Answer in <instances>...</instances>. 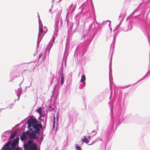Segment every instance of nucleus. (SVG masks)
Segmentation results:
<instances>
[{
    "label": "nucleus",
    "mask_w": 150,
    "mask_h": 150,
    "mask_svg": "<svg viewBox=\"0 0 150 150\" xmlns=\"http://www.w3.org/2000/svg\"><path fill=\"white\" fill-rule=\"evenodd\" d=\"M32 127H33L29 128L30 129L28 133V136L30 139H37L36 134L40 133V129L42 128V125L41 124L36 123L32 125Z\"/></svg>",
    "instance_id": "nucleus-1"
},
{
    "label": "nucleus",
    "mask_w": 150,
    "mask_h": 150,
    "mask_svg": "<svg viewBox=\"0 0 150 150\" xmlns=\"http://www.w3.org/2000/svg\"><path fill=\"white\" fill-rule=\"evenodd\" d=\"M35 117L33 115L30 116V119L27 121V123L28 124V127L30 128L32 127V125L38 123Z\"/></svg>",
    "instance_id": "nucleus-2"
},
{
    "label": "nucleus",
    "mask_w": 150,
    "mask_h": 150,
    "mask_svg": "<svg viewBox=\"0 0 150 150\" xmlns=\"http://www.w3.org/2000/svg\"><path fill=\"white\" fill-rule=\"evenodd\" d=\"M28 132L29 131H27L25 132H24L23 134L21 135L20 139L22 141H23L27 139V137L26 135L27 134L28 135Z\"/></svg>",
    "instance_id": "nucleus-3"
},
{
    "label": "nucleus",
    "mask_w": 150,
    "mask_h": 150,
    "mask_svg": "<svg viewBox=\"0 0 150 150\" xmlns=\"http://www.w3.org/2000/svg\"><path fill=\"white\" fill-rule=\"evenodd\" d=\"M19 139V137H18L16 138L11 144V147L15 148L16 145L18 143Z\"/></svg>",
    "instance_id": "nucleus-4"
},
{
    "label": "nucleus",
    "mask_w": 150,
    "mask_h": 150,
    "mask_svg": "<svg viewBox=\"0 0 150 150\" xmlns=\"http://www.w3.org/2000/svg\"><path fill=\"white\" fill-rule=\"evenodd\" d=\"M11 141L10 140L5 144V145H4V146L5 147H8V150H14L15 149V148L14 147L11 148L9 147V145L11 144Z\"/></svg>",
    "instance_id": "nucleus-5"
},
{
    "label": "nucleus",
    "mask_w": 150,
    "mask_h": 150,
    "mask_svg": "<svg viewBox=\"0 0 150 150\" xmlns=\"http://www.w3.org/2000/svg\"><path fill=\"white\" fill-rule=\"evenodd\" d=\"M28 150H37V147L36 144L35 143L32 144Z\"/></svg>",
    "instance_id": "nucleus-6"
},
{
    "label": "nucleus",
    "mask_w": 150,
    "mask_h": 150,
    "mask_svg": "<svg viewBox=\"0 0 150 150\" xmlns=\"http://www.w3.org/2000/svg\"><path fill=\"white\" fill-rule=\"evenodd\" d=\"M17 134V132H12L11 133V136L10 137V139H12L14 138L16 136Z\"/></svg>",
    "instance_id": "nucleus-7"
},
{
    "label": "nucleus",
    "mask_w": 150,
    "mask_h": 150,
    "mask_svg": "<svg viewBox=\"0 0 150 150\" xmlns=\"http://www.w3.org/2000/svg\"><path fill=\"white\" fill-rule=\"evenodd\" d=\"M61 84L62 85L63 84L64 81V75L63 73H61Z\"/></svg>",
    "instance_id": "nucleus-8"
},
{
    "label": "nucleus",
    "mask_w": 150,
    "mask_h": 150,
    "mask_svg": "<svg viewBox=\"0 0 150 150\" xmlns=\"http://www.w3.org/2000/svg\"><path fill=\"white\" fill-rule=\"evenodd\" d=\"M81 139L83 141L85 142L86 144H88L89 142V141L86 138L85 136L83 137V138H81Z\"/></svg>",
    "instance_id": "nucleus-9"
},
{
    "label": "nucleus",
    "mask_w": 150,
    "mask_h": 150,
    "mask_svg": "<svg viewBox=\"0 0 150 150\" xmlns=\"http://www.w3.org/2000/svg\"><path fill=\"white\" fill-rule=\"evenodd\" d=\"M41 110H42V108H39L38 109H37L36 110V112H37L39 113H40V115L41 114Z\"/></svg>",
    "instance_id": "nucleus-10"
},
{
    "label": "nucleus",
    "mask_w": 150,
    "mask_h": 150,
    "mask_svg": "<svg viewBox=\"0 0 150 150\" xmlns=\"http://www.w3.org/2000/svg\"><path fill=\"white\" fill-rule=\"evenodd\" d=\"M86 80V77L85 76H81V78L80 81L81 82H83L84 81Z\"/></svg>",
    "instance_id": "nucleus-11"
},
{
    "label": "nucleus",
    "mask_w": 150,
    "mask_h": 150,
    "mask_svg": "<svg viewBox=\"0 0 150 150\" xmlns=\"http://www.w3.org/2000/svg\"><path fill=\"white\" fill-rule=\"evenodd\" d=\"M30 145L28 144L27 143L24 145V148H28Z\"/></svg>",
    "instance_id": "nucleus-12"
},
{
    "label": "nucleus",
    "mask_w": 150,
    "mask_h": 150,
    "mask_svg": "<svg viewBox=\"0 0 150 150\" xmlns=\"http://www.w3.org/2000/svg\"><path fill=\"white\" fill-rule=\"evenodd\" d=\"M33 142V140L32 139H31V140H29L28 142L27 143L28 144H29V145H31L32 144Z\"/></svg>",
    "instance_id": "nucleus-13"
},
{
    "label": "nucleus",
    "mask_w": 150,
    "mask_h": 150,
    "mask_svg": "<svg viewBox=\"0 0 150 150\" xmlns=\"http://www.w3.org/2000/svg\"><path fill=\"white\" fill-rule=\"evenodd\" d=\"M76 150H81L80 147L79 146H76Z\"/></svg>",
    "instance_id": "nucleus-14"
},
{
    "label": "nucleus",
    "mask_w": 150,
    "mask_h": 150,
    "mask_svg": "<svg viewBox=\"0 0 150 150\" xmlns=\"http://www.w3.org/2000/svg\"><path fill=\"white\" fill-rule=\"evenodd\" d=\"M55 116H54V122H53V126H54H54H55Z\"/></svg>",
    "instance_id": "nucleus-15"
},
{
    "label": "nucleus",
    "mask_w": 150,
    "mask_h": 150,
    "mask_svg": "<svg viewBox=\"0 0 150 150\" xmlns=\"http://www.w3.org/2000/svg\"><path fill=\"white\" fill-rule=\"evenodd\" d=\"M43 33L42 30V28H41L40 30V33L41 34L42 33Z\"/></svg>",
    "instance_id": "nucleus-16"
},
{
    "label": "nucleus",
    "mask_w": 150,
    "mask_h": 150,
    "mask_svg": "<svg viewBox=\"0 0 150 150\" xmlns=\"http://www.w3.org/2000/svg\"><path fill=\"white\" fill-rule=\"evenodd\" d=\"M15 150H22V149L19 147H18Z\"/></svg>",
    "instance_id": "nucleus-17"
},
{
    "label": "nucleus",
    "mask_w": 150,
    "mask_h": 150,
    "mask_svg": "<svg viewBox=\"0 0 150 150\" xmlns=\"http://www.w3.org/2000/svg\"><path fill=\"white\" fill-rule=\"evenodd\" d=\"M42 54H40V55H39V59H40V57L42 56Z\"/></svg>",
    "instance_id": "nucleus-18"
},
{
    "label": "nucleus",
    "mask_w": 150,
    "mask_h": 150,
    "mask_svg": "<svg viewBox=\"0 0 150 150\" xmlns=\"http://www.w3.org/2000/svg\"><path fill=\"white\" fill-rule=\"evenodd\" d=\"M7 148H5L4 150H8V147H7Z\"/></svg>",
    "instance_id": "nucleus-19"
},
{
    "label": "nucleus",
    "mask_w": 150,
    "mask_h": 150,
    "mask_svg": "<svg viewBox=\"0 0 150 150\" xmlns=\"http://www.w3.org/2000/svg\"><path fill=\"white\" fill-rule=\"evenodd\" d=\"M49 108H51V106H50L49 107Z\"/></svg>",
    "instance_id": "nucleus-20"
}]
</instances>
